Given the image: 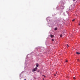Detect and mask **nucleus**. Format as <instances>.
Segmentation results:
<instances>
[{
	"label": "nucleus",
	"mask_w": 80,
	"mask_h": 80,
	"mask_svg": "<svg viewBox=\"0 0 80 80\" xmlns=\"http://www.w3.org/2000/svg\"><path fill=\"white\" fill-rule=\"evenodd\" d=\"M24 80H26V79H25Z\"/></svg>",
	"instance_id": "obj_19"
},
{
	"label": "nucleus",
	"mask_w": 80,
	"mask_h": 80,
	"mask_svg": "<svg viewBox=\"0 0 80 80\" xmlns=\"http://www.w3.org/2000/svg\"><path fill=\"white\" fill-rule=\"evenodd\" d=\"M60 37H62V35L61 34V35H60Z\"/></svg>",
	"instance_id": "obj_7"
},
{
	"label": "nucleus",
	"mask_w": 80,
	"mask_h": 80,
	"mask_svg": "<svg viewBox=\"0 0 80 80\" xmlns=\"http://www.w3.org/2000/svg\"><path fill=\"white\" fill-rule=\"evenodd\" d=\"M36 67H38V64H36Z\"/></svg>",
	"instance_id": "obj_4"
},
{
	"label": "nucleus",
	"mask_w": 80,
	"mask_h": 80,
	"mask_svg": "<svg viewBox=\"0 0 80 80\" xmlns=\"http://www.w3.org/2000/svg\"><path fill=\"white\" fill-rule=\"evenodd\" d=\"M77 61L78 62H80V60L79 59H78Z\"/></svg>",
	"instance_id": "obj_6"
},
{
	"label": "nucleus",
	"mask_w": 80,
	"mask_h": 80,
	"mask_svg": "<svg viewBox=\"0 0 80 80\" xmlns=\"http://www.w3.org/2000/svg\"><path fill=\"white\" fill-rule=\"evenodd\" d=\"M78 25H79V26H80V23H79V24H78Z\"/></svg>",
	"instance_id": "obj_15"
},
{
	"label": "nucleus",
	"mask_w": 80,
	"mask_h": 80,
	"mask_svg": "<svg viewBox=\"0 0 80 80\" xmlns=\"http://www.w3.org/2000/svg\"><path fill=\"white\" fill-rule=\"evenodd\" d=\"M50 37H51V38H53V37H54V36L53 35L51 34L50 35Z\"/></svg>",
	"instance_id": "obj_2"
},
{
	"label": "nucleus",
	"mask_w": 80,
	"mask_h": 80,
	"mask_svg": "<svg viewBox=\"0 0 80 80\" xmlns=\"http://www.w3.org/2000/svg\"><path fill=\"white\" fill-rule=\"evenodd\" d=\"M54 30H57V28H55L54 29Z\"/></svg>",
	"instance_id": "obj_5"
},
{
	"label": "nucleus",
	"mask_w": 80,
	"mask_h": 80,
	"mask_svg": "<svg viewBox=\"0 0 80 80\" xmlns=\"http://www.w3.org/2000/svg\"><path fill=\"white\" fill-rule=\"evenodd\" d=\"M54 76H56V74H54Z\"/></svg>",
	"instance_id": "obj_16"
},
{
	"label": "nucleus",
	"mask_w": 80,
	"mask_h": 80,
	"mask_svg": "<svg viewBox=\"0 0 80 80\" xmlns=\"http://www.w3.org/2000/svg\"><path fill=\"white\" fill-rule=\"evenodd\" d=\"M52 42H53V41H54V40L53 39H52Z\"/></svg>",
	"instance_id": "obj_11"
},
{
	"label": "nucleus",
	"mask_w": 80,
	"mask_h": 80,
	"mask_svg": "<svg viewBox=\"0 0 80 80\" xmlns=\"http://www.w3.org/2000/svg\"><path fill=\"white\" fill-rule=\"evenodd\" d=\"M79 23H80V21H79Z\"/></svg>",
	"instance_id": "obj_21"
},
{
	"label": "nucleus",
	"mask_w": 80,
	"mask_h": 80,
	"mask_svg": "<svg viewBox=\"0 0 80 80\" xmlns=\"http://www.w3.org/2000/svg\"><path fill=\"white\" fill-rule=\"evenodd\" d=\"M76 54L78 55H80V52H76Z\"/></svg>",
	"instance_id": "obj_3"
},
{
	"label": "nucleus",
	"mask_w": 80,
	"mask_h": 80,
	"mask_svg": "<svg viewBox=\"0 0 80 80\" xmlns=\"http://www.w3.org/2000/svg\"><path fill=\"white\" fill-rule=\"evenodd\" d=\"M42 76H44V78H45V76L44 75H43Z\"/></svg>",
	"instance_id": "obj_13"
},
{
	"label": "nucleus",
	"mask_w": 80,
	"mask_h": 80,
	"mask_svg": "<svg viewBox=\"0 0 80 80\" xmlns=\"http://www.w3.org/2000/svg\"><path fill=\"white\" fill-rule=\"evenodd\" d=\"M66 62H68V61H67V60H66Z\"/></svg>",
	"instance_id": "obj_14"
},
{
	"label": "nucleus",
	"mask_w": 80,
	"mask_h": 80,
	"mask_svg": "<svg viewBox=\"0 0 80 80\" xmlns=\"http://www.w3.org/2000/svg\"><path fill=\"white\" fill-rule=\"evenodd\" d=\"M56 74H57V72H56Z\"/></svg>",
	"instance_id": "obj_20"
},
{
	"label": "nucleus",
	"mask_w": 80,
	"mask_h": 80,
	"mask_svg": "<svg viewBox=\"0 0 80 80\" xmlns=\"http://www.w3.org/2000/svg\"><path fill=\"white\" fill-rule=\"evenodd\" d=\"M37 72H40V70H38Z\"/></svg>",
	"instance_id": "obj_12"
},
{
	"label": "nucleus",
	"mask_w": 80,
	"mask_h": 80,
	"mask_svg": "<svg viewBox=\"0 0 80 80\" xmlns=\"http://www.w3.org/2000/svg\"><path fill=\"white\" fill-rule=\"evenodd\" d=\"M72 22H74L75 21V19L72 20Z\"/></svg>",
	"instance_id": "obj_8"
},
{
	"label": "nucleus",
	"mask_w": 80,
	"mask_h": 80,
	"mask_svg": "<svg viewBox=\"0 0 80 80\" xmlns=\"http://www.w3.org/2000/svg\"><path fill=\"white\" fill-rule=\"evenodd\" d=\"M79 77H80V76H79Z\"/></svg>",
	"instance_id": "obj_22"
},
{
	"label": "nucleus",
	"mask_w": 80,
	"mask_h": 80,
	"mask_svg": "<svg viewBox=\"0 0 80 80\" xmlns=\"http://www.w3.org/2000/svg\"><path fill=\"white\" fill-rule=\"evenodd\" d=\"M37 67H36L35 68L33 69L32 70V72H35V71H37Z\"/></svg>",
	"instance_id": "obj_1"
},
{
	"label": "nucleus",
	"mask_w": 80,
	"mask_h": 80,
	"mask_svg": "<svg viewBox=\"0 0 80 80\" xmlns=\"http://www.w3.org/2000/svg\"><path fill=\"white\" fill-rule=\"evenodd\" d=\"M68 47H69V46L68 45V44L67 45V48H68Z\"/></svg>",
	"instance_id": "obj_9"
},
{
	"label": "nucleus",
	"mask_w": 80,
	"mask_h": 80,
	"mask_svg": "<svg viewBox=\"0 0 80 80\" xmlns=\"http://www.w3.org/2000/svg\"><path fill=\"white\" fill-rule=\"evenodd\" d=\"M43 80H44V78H43Z\"/></svg>",
	"instance_id": "obj_18"
},
{
	"label": "nucleus",
	"mask_w": 80,
	"mask_h": 80,
	"mask_svg": "<svg viewBox=\"0 0 80 80\" xmlns=\"http://www.w3.org/2000/svg\"><path fill=\"white\" fill-rule=\"evenodd\" d=\"M73 79H74V80H75L76 78H75V77H73Z\"/></svg>",
	"instance_id": "obj_10"
},
{
	"label": "nucleus",
	"mask_w": 80,
	"mask_h": 80,
	"mask_svg": "<svg viewBox=\"0 0 80 80\" xmlns=\"http://www.w3.org/2000/svg\"><path fill=\"white\" fill-rule=\"evenodd\" d=\"M73 1H75V0H73Z\"/></svg>",
	"instance_id": "obj_17"
}]
</instances>
